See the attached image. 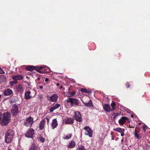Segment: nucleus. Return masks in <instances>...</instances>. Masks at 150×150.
Segmentation results:
<instances>
[{"label":"nucleus","instance_id":"obj_8","mask_svg":"<svg viewBox=\"0 0 150 150\" xmlns=\"http://www.w3.org/2000/svg\"><path fill=\"white\" fill-rule=\"evenodd\" d=\"M83 129L88 133L85 134L88 135L90 137H91L93 134V131L92 129L88 126L85 127Z\"/></svg>","mask_w":150,"mask_h":150},{"label":"nucleus","instance_id":"obj_27","mask_svg":"<svg viewBox=\"0 0 150 150\" xmlns=\"http://www.w3.org/2000/svg\"><path fill=\"white\" fill-rule=\"evenodd\" d=\"M81 91L83 92L86 93H88V91L87 90V89L85 88H82L81 90Z\"/></svg>","mask_w":150,"mask_h":150},{"label":"nucleus","instance_id":"obj_19","mask_svg":"<svg viewBox=\"0 0 150 150\" xmlns=\"http://www.w3.org/2000/svg\"><path fill=\"white\" fill-rule=\"evenodd\" d=\"M133 134L135 137L137 138L138 139H140L141 138L142 136L140 134H139L136 130L133 132Z\"/></svg>","mask_w":150,"mask_h":150},{"label":"nucleus","instance_id":"obj_34","mask_svg":"<svg viewBox=\"0 0 150 150\" xmlns=\"http://www.w3.org/2000/svg\"><path fill=\"white\" fill-rule=\"evenodd\" d=\"M0 70L1 71V73L2 74H4L5 73V72L3 71L1 69H0Z\"/></svg>","mask_w":150,"mask_h":150},{"label":"nucleus","instance_id":"obj_23","mask_svg":"<svg viewBox=\"0 0 150 150\" xmlns=\"http://www.w3.org/2000/svg\"><path fill=\"white\" fill-rule=\"evenodd\" d=\"M65 123L66 124H71L73 123V122L71 119L68 118L66 121Z\"/></svg>","mask_w":150,"mask_h":150},{"label":"nucleus","instance_id":"obj_20","mask_svg":"<svg viewBox=\"0 0 150 150\" xmlns=\"http://www.w3.org/2000/svg\"><path fill=\"white\" fill-rule=\"evenodd\" d=\"M113 130L117 132L120 133L124 132L125 131V129H124L121 128H117L113 129Z\"/></svg>","mask_w":150,"mask_h":150},{"label":"nucleus","instance_id":"obj_1","mask_svg":"<svg viewBox=\"0 0 150 150\" xmlns=\"http://www.w3.org/2000/svg\"><path fill=\"white\" fill-rule=\"evenodd\" d=\"M14 135V133L13 130L11 129L9 130L5 135V142L7 143L11 142Z\"/></svg>","mask_w":150,"mask_h":150},{"label":"nucleus","instance_id":"obj_32","mask_svg":"<svg viewBox=\"0 0 150 150\" xmlns=\"http://www.w3.org/2000/svg\"><path fill=\"white\" fill-rule=\"evenodd\" d=\"M40 141L42 142H43L45 141V139L43 137L40 138Z\"/></svg>","mask_w":150,"mask_h":150},{"label":"nucleus","instance_id":"obj_37","mask_svg":"<svg viewBox=\"0 0 150 150\" xmlns=\"http://www.w3.org/2000/svg\"><path fill=\"white\" fill-rule=\"evenodd\" d=\"M40 72L41 73H47L48 72L47 71H40Z\"/></svg>","mask_w":150,"mask_h":150},{"label":"nucleus","instance_id":"obj_18","mask_svg":"<svg viewBox=\"0 0 150 150\" xmlns=\"http://www.w3.org/2000/svg\"><path fill=\"white\" fill-rule=\"evenodd\" d=\"M58 125L57 121L56 119H53L52 121V128L54 129L56 128Z\"/></svg>","mask_w":150,"mask_h":150},{"label":"nucleus","instance_id":"obj_46","mask_svg":"<svg viewBox=\"0 0 150 150\" xmlns=\"http://www.w3.org/2000/svg\"><path fill=\"white\" fill-rule=\"evenodd\" d=\"M1 95L0 94V98H1Z\"/></svg>","mask_w":150,"mask_h":150},{"label":"nucleus","instance_id":"obj_30","mask_svg":"<svg viewBox=\"0 0 150 150\" xmlns=\"http://www.w3.org/2000/svg\"><path fill=\"white\" fill-rule=\"evenodd\" d=\"M111 105L112 106V108H111L112 109V110H113L115 109V108L114 107L115 106V103H112L111 104Z\"/></svg>","mask_w":150,"mask_h":150},{"label":"nucleus","instance_id":"obj_10","mask_svg":"<svg viewBox=\"0 0 150 150\" xmlns=\"http://www.w3.org/2000/svg\"><path fill=\"white\" fill-rule=\"evenodd\" d=\"M77 101L78 100L76 99L70 98H69V100H67L66 101L67 103L70 102L71 105H73L74 104L77 105L78 104Z\"/></svg>","mask_w":150,"mask_h":150},{"label":"nucleus","instance_id":"obj_17","mask_svg":"<svg viewBox=\"0 0 150 150\" xmlns=\"http://www.w3.org/2000/svg\"><path fill=\"white\" fill-rule=\"evenodd\" d=\"M23 78V76L20 75H16L12 76V79L13 80H21Z\"/></svg>","mask_w":150,"mask_h":150},{"label":"nucleus","instance_id":"obj_14","mask_svg":"<svg viewBox=\"0 0 150 150\" xmlns=\"http://www.w3.org/2000/svg\"><path fill=\"white\" fill-rule=\"evenodd\" d=\"M16 88L17 91L20 93H22L24 90V88L21 85L17 86Z\"/></svg>","mask_w":150,"mask_h":150},{"label":"nucleus","instance_id":"obj_12","mask_svg":"<svg viewBox=\"0 0 150 150\" xmlns=\"http://www.w3.org/2000/svg\"><path fill=\"white\" fill-rule=\"evenodd\" d=\"M60 106L59 103H57L50 108V112H52L54 110L58 108Z\"/></svg>","mask_w":150,"mask_h":150},{"label":"nucleus","instance_id":"obj_28","mask_svg":"<svg viewBox=\"0 0 150 150\" xmlns=\"http://www.w3.org/2000/svg\"><path fill=\"white\" fill-rule=\"evenodd\" d=\"M30 150H37V148L35 145H32Z\"/></svg>","mask_w":150,"mask_h":150},{"label":"nucleus","instance_id":"obj_35","mask_svg":"<svg viewBox=\"0 0 150 150\" xmlns=\"http://www.w3.org/2000/svg\"><path fill=\"white\" fill-rule=\"evenodd\" d=\"M126 86L127 87V88H129V87H130V85L129 83H127L126 84Z\"/></svg>","mask_w":150,"mask_h":150},{"label":"nucleus","instance_id":"obj_40","mask_svg":"<svg viewBox=\"0 0 150 150\" xmlns=\"http://www.w3.org/2000/svg\"><path fill=\"white\" fill-rule=\"evenodd\" d=\"M39 88L40 89H42L43 88V87L42 86H40Z\"/></svg>","mask_w":150,"mask_h":150},{"label":"nucleus","instance_id":"obj_41","mask_svg":"<svg viewBox=\"0 0 150 150\" xmlns=\"http://www.w3.org/2000/svg\"><path fill=\"white\" fill-rule=\"evenodd\" d=\"M59 83H56V85H57V86H59Z\"/></svg>","mask_w":150,"mask_h":150},{"label":"nucleus","instance_id":"obj_39","mask_svg":"<svg viewBox=\"0 0 150 150\" xmlns=\"http://www.w3.org/2000/svg\"><path fill=\"white\" fill-rule=\"evenodd\" d=\"M48 81H49V79L47 78L45 79V81L47 82Z\"/></svg>","mask_w":150,"mask_h":150},{"label":"nucleus","instance_id":"obj_29","mask_svg":"<svg viewBox=\"0 0 150 150\" xmlns=\"http://www.w3.org/2000/svg\"><path fill=\"white\" fill-rule=\"evenodd\" d=\"M85 105L87 107H90V106H92L93 105L92 104V103H86L85 104Z\"/></svg>","mask_w":150,"mask_h":150},{"label":"nucleus","instance_id":"obj_33","mask_svg":"<svg viewBox=\"0 0 150 150\" xmlns=\"http://www.w3.org/2000/svg\"><path fill=\"white\" fill-rule=\"evenodd\" d=\"M79 150H85L84 147H81L79 148Z\"/></svg>","mask_w":150,"mask_h":150},{"label":"nucleus","instance_id":"obj_38","mask_svg":"<svg viewBox=\"0 0 150 150\" xmlns=\"http://www.w3.org/2000/svg\"><path fill=\"white\" fill-rule=\"evenodd\" d=\"M45 68V66H44L43 67H41L40 68V69H42L43 68Z\"/></svg>","mask_w":150,"mask_h":150},{"label":"nucleus","instance_id":"obj_11","mask_svg":"<svg viewBox=\"0 0 150 150\" xmlns=\"http://www.w3.org/2000/svg\"><path fill=\"white\" fill-rule=\"evenodd\" d=\"M58 97V96L57 95L54 94L50 97V100L52 102H56L57 100Z\"/></svg>","mask_w":150,"mask_h":150},{"label":"nucleus","instance_id":"obj_42","mask_svg":"<svg viewBox=\"0 0 150 150\" xmlns=\"http://www.w3.org/2000/svg\"><path fill=\"white\" fill-rule=\"evenodd\" d=\"M123 141H124V139H123V138H122V139L121 140V142H122Z\"/></svg>","mask_w":150,"mask_h":150},{"label":"nucleus","instance_id":"obj_7","mask_svg":"<svg viewBox=\"0 0 150 150\" xmlns=\"http://www.w3.org/2000/svg\"><path fill=\"white\" fill-rule=\"evenodd\" d=\"M74 117L77 121L79 122L82 121L81 115L79 112H75Z\"/></svg>","mask_w":150,"mask_h":150},{"label":"nucleus","instance_id":"obj_44","mask_svg":"<svg viewBox=\"0 0 150 150\" xmlns=\"http://www.w3.org/2000/svg\"><path fill=\"white\" fill-rule=\"evenodd\" d=\"M40 78H38V80H40Z\"/></svg>","mask_w":150,"mask_h":150},{"label":"nucleus","instance_id":"obj_26","mask_svg":"<svg viewBox=\"0 0 150 150\" xmlns=\"http://www.w3.org/2000/svg\"><path fill=\"white\" fill-rule=\"evenodd\" d=\"M17 83V81L16 80H14L13 81H10V83L11 86H12L13 84H16Z\"/></svg>","mask_w":150,"mask_h":150},{"label":"nucleus","instance_id":"obj_43","mask_svg":"<svg viewBox=\"0 0 150 150\" xmlns=\"http://www.w3.org/2000/svg\"><path fill=\"white\" fill-rule=\"evenodd\" d=\"M8 150H12L11 149L8 148Z\"/></svg>","mask_w":150,"mask_h":150},{"label":"nucleus","instance_id":"obj_9","mask_svg":"<svg viewBox=\"0 0 150 150\" xmlns=\"http://www.w3.org/2000/svg\"><path fill=\"white\" fill-rule=\"evenodd\" d=\"M34 131L33 129H30L25 134V136L28 138L32 137L34 134Z\"/></svg>","mask_w":150,"mask_h":150},{"label":"nucleus","instance_id":"obj_13","mask_svg":"<svg viewBox=\"0 0 150 150\" xmlns=\"http://www.w3.org/2000/svg\"><path fill=\"white\" fill-rule=\"evenodd\" d=\"M128 120V118L125 117H123L119 120V123L120 125H122L126 122V121Z\"/></svg>","mask_w":150,"mask_h":150},{"label":"nucleus","instance_id":"obj_4","mask_svg":"<svg viewBox=\"0 0 150 150\" xmlns=\"http://www.w3.org/2000/svg\"><path fill=\"white\" fill-rule=\"evenodd\" d=\"M33 122V118L30 116L25 121L24 125L27 127H31Z\"/></svg>","mask_w":150,"mask_h":150},{"label":"nucleus","instance_id":"obj_31","mask_svg":"<svg viewBox=\"0 0 150 150\" xmlns=\"http://www.w3.org/2000/svg\"><path fill=\"white\" fill-rule=\"evenodd\" d=\"M119 114L118 113H113V118L115 119L116 117L117 116L119 115Z\"/></svg>","mask_w":150,"mask_h":150},{"label":"nucleus","instance_id":"obj_22","mask_svg":"<svg viewBox=\"0 0 150 150\" xmlns=\"http://www.w3.org/2000/svg\"><path fill=\"white\" fill-rule=\"evenodd\" d=\"M26 69L29 71H32L35 69V67L33 66H28L26 67Z\"/></svg>","mask_w":150,"mask_h":150},{"label":"nucleus","instance_id":"obj_25","mask_svg":"<svg viewBox=\"0 0 150 150\" xmlns=\"http://www.w3.org/2000/svg\"><path fill=\"white\" fill-rule=\"evenodd\" d=\"M76 93V92L74 91H73L72 92H69V95H68V97H72L73 96H74L75 95Z\"/></svg>","mask_w":150,"mask_h":150},{"label":"nucleus","instance_id":"obj_24","mask_svg":"<svg viewBox=\"0 0 150 150\" xmlns=\"http://www.w3.org/2000/svg\"><path fill=\"white\" fill-rule=\"evenodd\" d=\"M72 136V134H70L67 135L63 137V139H70Z\"/></svg>","mask_w":150,"mask_h":150},{"label":"nucleus","instance_id":"obj_2","mask_svg":"<svg viewBox=\"0 0 150 150\" xmlns=\"http://www.w3.org/2000/svg\"><path fill=\"white\" fill-rule=\"evenodd\" d=\"M3 117L2 120V125H7L10 121L11 115L8 112L4 113L3 115Z\"/></svg>","mask_w":150,"mask_h":150},{"label":"nucleus","instance_id":"obj_15","mask_svg":"<svg viewBox=\"0 0 150 150\" xmlns=\"http://www.w3.org/2000/svg\"><path fill=\"white\" fill-rule=\"evenodd\" d=\"M104 110L107 112H109L112 111V109L110 107V105L107 104H105L103 106Z\"/></svg>","mask_w":150,"mask_h":150},{"label":"nucleus","instance_id":"obj_3","mask_svg":"<svg viewBox=\"0 0 150 150\" xmlns=\"http://www.w3.org/2000/svg\"><path fill=\"white\" fill-rule=\"evenodd\" d=\"M35 95L34 91L33 90L25 91V93L24 98L28 100L31 98Z\"/></svg>","mask_w":150,"mask_h":150},{"label":"nucleus","instance_id":"obj_5","mask_svg":"<svg viewBox=\"0 0 150 150\" xmlns=\"http://www.w3.org/2000/svg\"><path fill=\"white\" fill-rule=\"evenodd\" d=\"M47 121V124L49 123V118L45 117L42 120L39 124V128L40 130H42L44 129L45 123Z\"/></svg>","mask_w":150,"mask_h":150},{"label":"nucleus","instance_id":"obj_6","mask_svg":"<svg viewBox=\"0 0 150 150\" xmlns=\"http://www.w3.org/2000/svg\"><path fill=\"white\" fill-rule=\"evenodd\" d=\"M11 112L13 115L14 116L18 114V108L16 104L13 105L12 108L11 110Z\"/></svg>","mask_w":150,"mask_h":150},{"label":"nucleus","instance_id":"obj_36","mask_svg":"<svg viewBox=\"0 0 150 150\" xmlns=\"http://www.w3.org/2000/svg\"><path fill=\"white\" fill-rule=\"evenodd\" d=\"M121 133V136L122 137V136H124L125 134L124 133V132Z\"/></svg>","mask_w":150,"mask_h":150},{"label":"nucleus","instance_id":"obj_21","mask_svg":"<svg viewBox=\"0 0 150 150\" xmlns=\"http://www.w3.org/2000/svg\"><path fill=\"white\" fill-rule=\"evenodd\" d=\"M76 144L74 142L71 141L69 144L68 145L67 147L70 148H72L74 147L75 145Z\"/></svg>","mask_w":150,"mask_h":150},{"label":"nucleus","instance_id":"obj_16","mask_svg":"<svg viewBox=\"0 0 150 150\" xmlns=\"http://www.w3.org/2000/svg\"><path fill=\"white\" fill-rule=\"evenodd\" d=\"M13 93L12 91L10 89L6 90L4 92V94L6 96H8L11 95Z\"/></svg>","mask_w":150,"mask_h":150},{"label":"nucleus","instance_id":"obj_45","mask_svg":"<svg viewBox=\"0 0 150 150\" xmlns=\"http://www.w3.org/2000/svg\"><path fill=\"white\" fill-rule=\"evenodd\" d=\"M143 129L145 131L144 127H143Z\"/></svg>","mask_w":150,"mask_h":150}]
</instances>
